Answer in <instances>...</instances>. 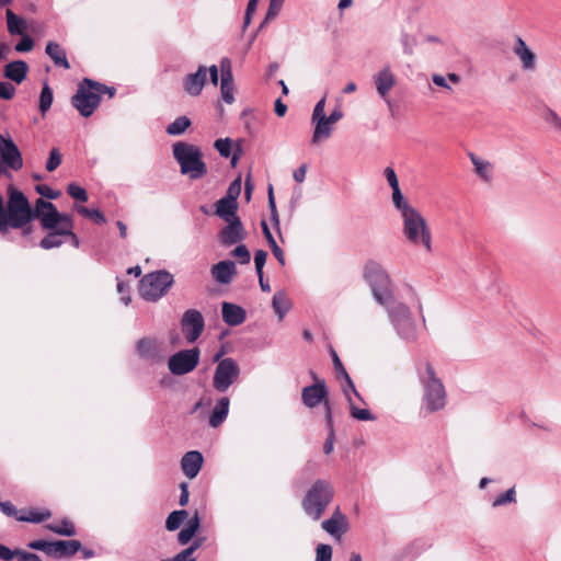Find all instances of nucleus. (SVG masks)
Returning <instances> with one entry per match:
<instances>
[{
    "instance_id": "c03bdc74",
    "label": "nucleus",
    "mask_w": 561,
    "mask_h": 561,
    "mask_svg": "<svg viewBox=\"0 0 561 561\" xmlns=\"http://www.w3.org/2000/svg\"><path fill=\"white\" fill-rule=\"evenodd\" d=\"M187 517V512L184 510L181 511H174L172 512L167 520H165V528L169 531L176 530L184 522V519Z\"/></svg>"
},
{
    "instance_id": "0eeeda50",
    "label": "nucleus",
    "mask_w": 561,
    "mask_h": 561,
    "mask_svg": "<svg viewBox=\"0 0 561 561\" xmlns=\"http://www.w3.org/2000/svg\"><path fill=\"white\" fill-rule=\"evenodd\" d=\"M387 308L390 322L398 334L407 341L416 339V325L413 320L410 308L403 302L396 301L393 298L383 305Z\"/></svg>"
},
{
    "instance_id": "aec40b11",
    "label": "nucleus",
    "mask_w": 561,
    "mask_h": 561,
    "mask_svg": "<svg viewBox=\"0 0 561 561\" xmlns=\"http://www.w3.org/2000/svg\"><path fill=\"white\" fill-rule=\"evenodd\" d=\"M207 78V68L199 66L196 72L188 73L184 80L183 85L185 92L191 96H197L202 93Z\"/></svg>"
},
{
    "instance_id": "a211bd4d",
    "label": "nucleus",
    "mask_w": 561,
    "mask_h": 561,
    "mask_svg": "<svg viewBox=\"0 0 561 561\" xmlns=\"http://www.w3.org/2000/svg\"><path fill=\"white\" fill-rule=\"evenodd\" d=\"M136 350L139 357L147 362L158 363L163 358L161 343L154 337L140 339Z\"/></svg>"
},
{
    "instance_id": "2f4dec72",
    "label": "nucleus",
    "mask_w": 561,
    "mask_h": 561,
    "mask_svg": "<svg viewBox=\"0 0 561 561\" xmlns=\"http://www.w3.org/2000/svg\"><path fill=\"white\" fill-rule=\"evenodd\" d=\"M290 306V301L285 291L279 290L274 294L272 299V308L278 317L279 321L284 319L285 314L289 311Z\"/></svg>"
},
{
    "instance_id": "4be33fe9",
    "label": "nucleus",
    "mask_w": 561,
    "mask_h": 561,
    "mask_svg": "<svg viewBox=\"0 0 561 561\" xmlns=\"http://www.w3.org/2000/svg\"><path fill=\"white\" fill-rule=\"evenodd\" d=\"M321 527L333 538L340 540L343 534L347 531L348 525L346 517L337 508L332 517L322 522Z\"/></svg>"
},
{
    "instance_id": "774afa93",
    "label": "nucleus",
    "mask_w": 561,
    "mask_h": 561,
    "mask_svg": "<svg viewBox=\"0 0 561 561\" xmlns=\"http://www.w3.org/2000/svg\"><path fill=\"white\" fill-rule=\"evenodd\" d=\"M16 559L18 561H42V559L36 553L27 552L21 549L18 550Z\"/></svg>"
},
{
    "instance_id": "a18cd8bd",
    "label": "nucleus",
    "mask_w": 561,
    "mask_h": 561,
    "mask_svg": "<svg viewBox=\"0 0 561 561\" xmlns=\"http://www.w3.org/2000/svg\"><path fill=\"white\" fill-rule=\"evenodd\" d=\"M77 211L80 215L92 219L99 225H102L106 221L105 216L99 209H89L85 206H78Z\"/></svg>"
},
{
    "instance_id": "f3484780",
    "label": "nucleus",
    "mask_w": 561,
    "mask_h": 561,
    "mask_svg": "<svg viewBox=\"0 0 561 561\" xmlns=\"http://www.w3.org/2000/svg\"><path fill=\"white\" fill-rule=\"evenodd\" d=\"M226 224L219 232V241L222 245L230 247L245 239L247 232L240 218L226 221Z\"/></svg>"
},
{
    "instance_id": "79ce46f5",
    "label": "nucleus",
    "mask_w": 561,
    "mask_h": 561,
    "mask_svg": "<svg viewBox=\"0 0 561 561\" xmlns=\"http://www.w3.org/2000/svg\"><path fill=\"white\" fill-rule=\"evenodd\" d=\"M432 81L437 87H440L443 89L451 91V87L448 84V81L451 82V83L457 84V83H459L461 81V78H460L459 75H457L455 72H449L447 75V77H444V76L438 75V73H434L432 76Z\"/></svg>"
},
{
    "instance_id": "9d476101",
    "label": "nucleus",
    "mask_w": 561,
    "mask_h": 561,
    "mask_svg": "<svg viewBox=\"0 0 561 561\" xmlns=\"http://www.w3.org/2000/svg\"><path fill=\"white\" fill-rule=\"evenodd\" d=\"M35 218H38L42 227L47 230L58 229V226L67 227L72 222L69 215L59 213L51 202L43 198L35 202Z\"/></svg>"
},
{
    "instance_id": "423d86ee",
    "label": "nucleus",
    "mask_w": 561,
    "mask_h": 561,
    "mask_svg": "<svg viewBox=\"0 0 561 561\" xmlns=\"http://www.w3.org/2000/svg\"><path fill=\"white\" fill-rule=\"evenodd\" d=\"M103 84L96 83L90 79H83L78 85L76 94L71 98L72 106L83 117H90L98 108L101 102Z\"/></svg>"
},
{
    "instance_id": "bf43d9fd",
    "label": "nucleus",
    "mask_w": 561,
    "mask_h": 561,
    "mask_svg": "<svg viewBox=\"0 0 561 561\" xmlns=\"http://www.w3.org/2000/svg\"><path fill=\"white\" fill-rule=\"evenodd\" d=\"M325 98H322L319 100L313 108L312 115H311V123L317 122L318 119H324L327 117L325 112Z\"/></svg>"
},
{
    "instance_id": "4c0bfd02",
    "label": "nucleus",
    "mask_w": 561,
    "mask_h": 561,
    "mask_svg": "<svg viewBox=\"0 0 561 561\" xmlns=\"http://www.w3.org/2000/svg\"><path fill=\"white\" fill-rule=\"evenodd\" d=\"M392 203L401 216L407 215L411 210L415 209L408 203L400 190V186L392 188Z\"/></svg>"
},
{
    "instance_id": "de8ad7c7",
    "label": "nucleus",
    "mask_w": 561,
    "mask_h": 561,
    "mask_svg": "<svg viewBox=\"0 0 561 561\" xmlns=\"http://www.w3.org/2000/svg\"><path fill=\"white\" fill-rule=\"evenodd\" d=\"M351 415L359 421H374L376 416L370 413L367 409H358L352 402H350Z\"/></svg>"
},
{
    "instance_id": "052dcab7",
    "label": "nucleus",
    "mask_w": 561,
    "mask_h": 561,
    "mask_svg": "<svg viewBox=\"0 0 561 561\" xmlns=\"http://www.w3.org/2000/svg\"><path fill=\"white\" fill-rule=\"evenodd\" d=\"M266 257H267L266 251H264V250L255 251L254 264H255V270H256L257 276H261V274L263 273V267L265 265Z\"/></svg>"
},
{
    "instance_id": "8fccbe9b",
    "label": "nucleus",
    "mask_w": 561,
    "mask_h": 561,
    "mask_svg": "<svg viewBox=\"0 0 561 561\" xmlns=\"http://www.w3.org/2000/svg\"><path fill=\"white\" fill-rule=\"evenodd\" d=\"M340 378H342L344 380V382L342 383L341 387H342V391L348 402H352V399L350 396L351 392H353L355 396L359 397V394L354 386V382L352 381L348 374L342 375V376H340Z\"/></svg>"
},
{
    "instance_id": "6e6d98bb",
    "label": "nucleus",
    "mask_w": 561,
    "mask_h": 561,
    "mask_svg": "<svg viewBox=\"0 0 561 561\" xmlns=\"http://www.w3.org/2000/svg\"><path fill=\"white\" fill-rule=\"evenodd\" d=\"M232 255L239 260L241 264H248L251 260V254L244 244H239L232 252Z\"/></svg>"
},
{
    "instance_id": "20e7f679",
    "label": "nucleus",
    "mask_w": 561,
    "mask_h": 561,
    "mask_svg": "<svg viewBox=\"0 0 561 561\" xmlns=\"http://www.w3.org/2000/svg\"><path fill=\"white\" fill-rule=\"evenodd\" d=\"M419 378L424 389V403L428 412L443 410L446 405V391L434 367L426 362L424 370H419Z\"/></svg>"
},
{
    "instance_id": "5701e85b",
    "label": "nucleus",
    "mask_w": 561,
    "mask_h": 561,
    "mask_svg": "<svg viewBox=\"0 0 561 561\" xmlns=\"http://www.w3.org/2000/svg\"><path fill=\"white\" fill-rule=\"evenodd\" d=\"M203 456L197 450L186 453L181 460V467L184 474L188 478H195L203 465Z\"/></svg>"
},
{
    "instance_id": "58836bf2",
    "label": "nucleus",
    "mask_w": 561,
    "mask_h": 561,
    "mask_svg": "<svg viewBox=\"0 0 561 561\" xmlns=\"http://www.w3.org/2000/svg\"><path fill=\"white\" fill-rule=\"evenodd\" d=\"M46 527L54 534L60 536L71 537L76 535L75 525L68 519H62L60 523L48 524Z\"/></svg>"
},
{
    "instance_id": "e2e57ef3",
    "label": "nucleus",
    "mask_w": 561,
    "mask_h": 561,
    "mask_svg": "<svg viewBox=\"0 0 561 561\" xmlns=\"http://www.w3.org/2000/svg\"><path fill=\"white\" fill-rule=\"evenodd\" d=\"M34 46V42L33 39L25 35L22 37V39L15 45L14 49L15 51L18 53H26V51H30L32 50Z\"/></svg>"
},
{
    "instance_id": "37998d69",
    "label": "nucleus",
    "mask_w": 561,
    "mask_h": 561,
    "mask_svg": "<svg viewBox=\"0 0 561 561\" xmlns=\"http://www.w3.org/2000/svg\"><path fill=\"white\" fill-rule=\"evenodd\" d=\"M54 101L53 91L49 88L48 83L45 82L43 84L41 95H39V111L42 115H45L46 112L50 108Z\"/></svg>"
},
{
    "instance_id": "dca6fc26",
    "label": "nucleus",
    "mask_w": 561,
    "mask_h": 561,
    "mask_svg": "<svg viewBox=\"0 0 561 561\" xmlns=\"http://www.w3.org/2000/svg\"><path fill=\"white\" fill-rule=\"evenodd\" d=\"M331 500V493H306L302 507L308 516L318 520Z\"/></svg>"
},
{
    "instance_id": "f257e3e1",
    "label": "nucleus",
    "mask_w": 561,
    "mask_h": 561,
    "mask_svg": "<svg viewBox=\"0 0 561 561\" xmlns=\"http://www.w3.org/2000/svg\"><path fill=\"white\" fill-rule=\"evenodd\" d=\"M8 192L7 209L0 194V232H8L9 228L22 229V234L27 237L33 232L30 222L35 219V207L32 208L25 195L13 186H9Z\"/></svg>"
},
{
    "instance_id": "864d4df0",
    "label": "nucleus",
    "mask_w": 561,
    "mask_h": 561,
    "mask_svg": "<svg viewBox=\"0 0 561 561\" xmlns=\"http://www.w3.org/2000/svg\"><path fill=\"white\" fill-rule=\"evenodd\" d=\"M400 42L403 47V51L407 55L413 54V48L416 44V39L413 35L403 32L400 36Z\"/></svg>"
},
{
    "instance_id": "cd10ccee",
    "label": "nucleus",
    "mask_w": 561,
    "mask_h": 561,
    "mask_svg": "<svg viewBox=\"0 0 561 561\" xmlns=\"http://www.w3.org/2000/svg\"><path fill=\"white\" fill-rule=\"evenodd\" d=\"M238 202L220 198L216 203V215L225 221L239 219L237 215Z\"/></svg>"
},
{
    "instance_id": "2eb2a0df",
    "label": "nucleus",
    "mask_w": 561,
    "mask_h": 561,
    "mask_svg": "<svg viewBox=\"0 0 561 561\" xmlns=\"http://www.w3.org/2000/svg\"><path fill=\"white\" fill-rule=\"evenodd\" d=\"M377 94L387 103L391 104L389 93L396 85V77L389 65L383 66L373 76Z\"/></svg>"
},
{
    "instance_id": "4468645a",
    "label": "nucleus",
    "mask_w": 561,
    "mask_h": 561,
    "mask_svg": "<svg viewBox=\"0 0 561 561\" xmlns=\"http://www.w3.org/2000/svg\"><path fill=\"white\" fill-rule=\"evenodd\" d=\"M0 161L13 171H19L23 168V159L18 146L11 137H5L2 134H0Z\"/></svg>"
},
{
    "instance_id": "0e129e2a",
    "label": "nucleus",
    "mask_w": 561,
    "mask_h": 561,
    "mask_svg": "<svg viewBox=\"0 0 561 561\" xmlns=\"http://www.w3.org/2000/svg\"><path fill=\"white\" fill-rule=\"evenodd\" d=\"M27 547L30 549H33V550L43 551V552H45L48 556L49 547H50V541H46V540H43V539H37V540H33V541L28 542Z\"/></svg>"
},
{
    "instance_id": "6ab92c4d",
    "label": "nucleus",
    "mask_w": 561,
    "mask_h": 561,
    "mask_svg": "<svg viewBox=\"0 0 561 561\" xmlns=\"http://www.w3.org/2000/svg\"><path fill=\"white\" fill-rule=\"evenodd\" d=\"M513 51L519 59L524 71H534L536 69V55L520 36L516 37Z\"/></svg>"
},
{
    "instance_id": "9b49d317",
    "label": "nucleus",
    "mask_w": 561,
    "mask_h": 561,
    "mask_svg": "<svg viewBox=\"0 0 561 561\" xmlns=\"http://www.w3.org/2000/svg\"><path fill=\"white\" fill-rule=\"evenodd\" d=\"M199 357L201 351L198 347L179 351L170 356L168 368L175 376L186 375L197 367Z\"/></svg>"
},
{
    "instance_id": "6e6552de",
    "label": "nucleus",
    "mask_w": 561,
    "mask_h": 561,
    "mask_svg": "<svg viewBox=\"0 0 561 561\" xmlns=\"http://www.w3.org/2000/svg\"><path fill=\"white\" fill-rule=\"evenodd\" d=\"M173 284L171 273L161 270L145 275L140 280L139 294L148 301H157Z\"/></svg>"
},
{
    "instance_id": "603ef678",
    "label": "nucleus",
    "mask_w": 561,
    "mask_h": 561,
    "mask_svg": "<svg viewBox=\"0 0 561 561\" xmlns=\"http://www.w3.org/2000/svg\"><path fill=\"white\" fill-rule=\"evenodd\" d=\"M332 547L325 543H319L316 549V561H331Z\"/></svg>"
},
{
    "instance_id": "39448f33",
    "label": "nucleus",
    "mask_w": 561,
    "mask_h": 561,
    "mask_svg": "<svg viewBox=\"0 0 561 561\" xmlns=\"http://www.w3.org/2000/svg\"><path fill=\"white\" fill-rule=\"evenodd\" d=\"M364 278L370 286L375 300L388 305L392 299V282L387 271L376 261H369L364 267Z\"/></svg>"
},
{
    "instance_id": "ddd939ff",
    "label": "nucleus",
    "mask_w": 561,
    "mask_h": 561,
    "mask_svg": "<svg viewBox=\"0 0 561 561\" xmlns=\"http://www.w3.org/2000/svg\"><path fill=\"white\" fill-rule=\"evenodd\" d=\"M183 334L188 343H194L203 333L205 321L196 309L186 310L181 319Z\"/></svg>"
},
{
    "instance_id": "13d9d810",
    "label": "nucleus",
    "mask_w": 561,
    "mask_h": 561,
    "mask_svg": "<svg viewBox=\"0 0 561 561\" xmlns=\"http://www.w3.org/2000/svg\"><path fill=\"white\" fill-rule=\"evenodd\" d=\"M282 7H283V2H278L276 0H270V5H268V9H267V12L265 15V20L262 24H264L267 21L274 20L278 15ZM263 25H261V27Z\"/></svg>"
},
{
    "instance_id": "473e14b6",
    "label": "nucleus",
    "mask_w": 561,
    "mask_h": 561,
    "mask_svg": "<svg viewBox=\"0 0 561 561\" xmlns=\"http://www.w3.org/2000/svg\"><path fill=\"white\" fill-rule=\"evenodd\" d=\"M314 125L313 134H312V144H319L322 140H325L331 137L333 125L329 124L327 117L324 119H318L312 123Z\"/></svg>"
},
{
    "instance_id": "7c9ffc66",
    "label": "nucleus",
    "mask_w": 561,
    "mask_h": 561,
    "mask_svg": "<svg viewBox=\"0 0 561 561\" xmlns=\"http://www.w3.org/2000/svg\"><path fill=\"white\" fill-rule=\"evenodd\" d=\"M69 232V225L67 227H59L58 229L51 230L45 238L42 239L39 245L45 249L59 248L65 241L62 238L65 233Z\"/></svg>"
},
{
    "instance_id": "49530a36",
    "label": "nucleus",
    "mask_w": 561,
    "mask_h": 561,
    "mask_svg": "<svg viewBox=\"0 0 561 561\" xmlns=\"http://www.w3.org/2000/svg\"><path fill=\"white\" fill-rule=\"evenodd\" d=\"M240 194H241V178L239 176L230 183L224 198L237 202Z\"/></svg>"
},
{
    "instance_id": "393cba45",
    "label": "nucleus",
    "mask_w": 561,
    "mask_h": 561,
    "mask_svg": "<svg viewBox=\"0 0 561 561\" xmlns=\"http://www.w3.org/2000/svg\"><path fill=\"white\" fill-rule=\"evenodd\" d=\"M28 69L24 60H14L4 66L3 75L7 79L20 84L26 79Z\"/></svg>"
},
{
    "instance_id": "680f3d73",
    "label": "nucleus",
    "mask_w": 561,
    "mask_h": 561,
    "mask_svg": "<svg viewBox=\"0 0 561 561\" xmlns=\"http://www.w3.org/2000/svg\"><path fill=\"white\" fill-rule=\"evenodd\" d=\"M15 94V88L9 82H0V99L11 100Z\"/></svg>"
},
{
    "instance_id": "4d7b16f0",
    "label": "nucleus",
    "mask_w": 561,
    "mask_h": 561,
    "mask_svg": "<svg viewBox=\"0 0 561 561\" xmlns=\"http://www.w3.org/2000/svg\"><path fill=\"white\" fill-rule=\"evenodd\" d=\"M36 192L45 198L56 199L60 196V192L53 190L50 186L46 184H38L35 187Z\"/></svg>"
},
{
    "instance_id": "b1692460",
    "label": "nucleus",
    "mask_w": 561,
    "mask_h": 561,
    "mask_svg": "<svg viewBox=\"0 0 561 561\" xmlns=\"http://www.w3.org/2000/svg\"><path fill=\"white\" fill-rule=\"evenodd\" d=\"M222 320L230 327H236L244 322L245 310L232 302L225 301L221 307Z\"/></svg>"
},
{
    "instance_id": "a878e982",
    "label": "nucleus",
    "mask_w": 561,
    "mask_h": 561,
    "mask_svg": "<svg viewBox=\"0 0 561 561\" xmlns=\"http://www.w3.org/2000/svg\"><path fill=\"white\" fill-rule=\"evenodd\" d=\"M237 273L232 261H220L211 267V275L219 284H229Z\"/></svg>"
},
{
    "instance_id": "a19ab883",
    "label": "nucleus",
    "mask_w": 561,
    "mask_h": 561,
    "mask_svg": "<svg viewBox=\"0 0 561 561\" xmlns=\"http://www.w3.org/2000/svg\"><path fill=\"white\" fill-rule=\"evenodd\" d=\"M191 126V119L186 116H180L175 118L170 125H168L165 131L169 135L178 136L182 135Z\"/></svg>"
},
{
    "instance_id": "69168bd1",
    "label": "nucleus",
    "mask_w": 561,
    "mask_h": 561,
    "mask_svg": "<svg viewBox=\"0 0 561 561\" xmlns=\"http://www.w3.org/2000/svg\"><path fill=\"white\" fill-rule=\"evenodd\" d=\"M513 502H515V493H502L492 502V506L497 507Z\"/></svg>"
},
{
    "instance_id": "c9c22d12",
    "label": "nucleus",
    "mask_w": 561,
    "mask_h": 561,
    "mask_svg": "<svg viewBox=\"0 0 561 561\" xmlns=\"http://www.w3.org/2000/svg\"><path fill=\"white\" fill-rule=\"evenodd\" d=\"M325 423H327V427H328V431H329V434H328V437L324 442V445H323V451L329 455L333 451V447H334V439H335V431H334V426H333V416H332V408H331V404H328L327 403V420H325Z\"/></svg>"
},
{
    "instance_id": "ea45409f",
    "label": "nucleus",
    "mask_w": 561,
    "mask_h": 561,
    "mask_svg": "<svg viewBox=\"0 0 561 561\" xmlns=\"http://www.w3.org/2000/svg\"><path fill=\"white\" fill-rule=\"evenodd\" d=\"M51 516L50 511L48 510H28L25 512V514L18 516L16 518L22 522H28V523H42L46 519H48Z\"/></svg>"
},
{
    "instance_id": "f03ea898",
    "label": "nucleus",
    "mask_w": 561,
    "mask_h": 561,
    "mask_svg": "<svg viewBox=\"0 0 561 561\" xmlns=\"http://www.w3.org/2000/svg\"><path fill=\"white\" fill-rule=\"evenodd\" d=\"M173 157L180 164L181 173L187 175L191 180L204 178L207 172V165L203 161L201 148L184 141H178L172 146Z\"/></svg>"
},
{
    "instance_id": "09e8293b",
    "label": "nucleus",
    "mask_w": 561,
    "mask_h": 561,
    "mask_svg": "<svg viewBox=\"0 0 561 561\" xmlns=\"http://www.w3.org/2000/svg\"><path fill=\"white\" fill-rule=\"evenodd\" d=\"M61 153L59 149L53 148L49 152L48 160L46 162V170L48 172L55 171L61 164Z\"/></svg>"
},
{
    "instance_id": "bb28decb",
    "label": "nucleus",
    "mask_w": 561,
    "mask_h": 561,
    "mask_svg": "<svg viewBox=\"0 0 561 561\" xmlns=\"http://www.w3.org/2000/svg\"><path fill=\"white\" fill-rule=\"evenodd\" d=\"M230 400L228 397L220 398L215 404L210 415L209 425L214 428L220 426L228 416Z\"/></svg>"
},
{
    "instance_id": "f704fd0d",
    "label": "nucleus",
    "mask_w": 561,
    "mask_h": 561,
    "mask_svg": "<svg viewBox=\"0 0 561 561\" xmlns=\"http://www.w3.org/2000/svg\"><path fill=\"white\" fill-rule=\"evenodd\" d=\"M199 527V519L197 516H194L184 528L180 530L178 534V541L180 545H187L195 536L197 529Z\"/></svg>"
},
{
    "instance_id": "1a4fd4ad",
    "label": "nucleus",
    "mask_w": 561,
    "mask_h": 561,
    "mask_svg": "<svg viewBox=\"0 0 561 561\" xmlns=\"http://www.w3.org/2000/svg\"><path fill=\"white\" fill-rule=\"evenodd\" d=\"M222 354L224 352H219L214 357L218 365L214 373L213 387L219 392L227 391L240 375L238 363L231 357L220 359Z\"/></svg>"
},
{
    "instance_id": "c756f323",
    "label": "nucleus",
    "mask_w": 561,
    "mask_h": 561,
    "mask_svg": "<svg viewBox=\"0 0 561 561\" xmlns=\"http://www.w3.org/2000/svg\"><path fill=\"white\" fill-rule=\"evenodd\" d=\"M45 53L54 61L55 66L64 69H69L70 64L67 60L65 49L56 42H48L45 48Z\"/></svg>"
},
{
    "instance_id": "c85d7f7f",
    "label": "nucleus",
    "mask_w": 561,
    "mask_h": 561,
    "mask_svg": "<svg viewBox=\"0 0 561 561\" xmlns=\"http://www.w3.org/2000/svg\"><path fill=\"white\" fill-rule=\"evenodd\" d=\"M469 158L474 167L476 174L484 182H490L493 178V165L490 161L484 160L470 152Z\"/></svg>"
},
{
    "instance_id": "412c9836",
    "label": "nucleus",
    "mask_w": 561,
    "mask_h": 561,
    "mask_svg": "<svg viewBox=\"0 0 561 561\" xmlns=\"http://www.w3.org/2000/svg\"><path fill=\"white\" fill-rule=\"evenodd\" d=\"M81 550L79 540H56L50 541L49 557L61 559L68 558Z\"/></svg>"
},
{
    "instance_id": "5fc2aeb1",
    "label": "nucleus",
    "mask_w": 561,
    "mask_h": 561,
    "mask_svg": "<svg viewBox=\"0 0 561 561\" xmlns=\"http://www.w3.org/2000/svg\"><path fill=\"white\" fill-rule=\"evenodd\" d=\"M215 148L221 157L228 158L231 154V140L229 138L217 139L215 141Z\"/></svg>"
},
{
    "instance_id": "f8f14e48",
    "label": "nucleus",
    "mask_w": 561,
    "mask_h": 561,
    "mask_svg": "<svg viewBox=\"0 0 561 561\" xmlns=\"http://www.w3.org/2000/svg\"><path fill=\"white\" fill-rule=\"evenodd\" d=\"M312 378L316 382L311 386H307L301 391V400L302 403L309 408L313 409L319 404L323 403L324 410L327 411V403L330 404L328 399L329 390L324 379H319L316 377V374L311 371Z\"/></svg>"
},
{
    "instance_id": "e433bc0d",
    "label": "nucleus",
    "mask_w": 561,
    "mask_h": 561,
    "mask_svg": "<svg viewBox=\"0 0 561 561\" xmlns=\"http://www.w3.org/2000/svg\"><path fill=\"white\" fill-rule=\"evenodd\" d=\"M225 77L220 82L221 98L227 104H232L234 102L232 72L226 71Z\"/></svg>"
},
{
    "instance_id": "338daca9",
    "label": "nucleus",
    "mask_w": 561,
    "mask_h": 561,
    "mask_svg": "<svg viewBox=\"0 0 561 561\" xmlns=\"http://www.w3.org/2000/svg\"><path fill=\"white\" fill-rule=\"evenodd\" d=\"M383 175L391 188L399 186V180L393 168L387 167L383 170Z\"/></svg>"
},
{
    "instance_id": "7ed1b4c3",
    "label": "nucleus",
    "mask_w": 561,
    "mask_h": 561,
    "mask_svg": "<svg viewBox=\"0 0 561 561\" xmlns=\"http://www.w3.org/2000/svg\"><path fill=\"white\" fill-rule=\"evenodd\" d=\"M401 219L405 240L416 248H422L426 253H431L433 251L432 232L424 216L415 208L401 216Z\"/></svg>"
},
{
    "instance_id": "72a5a7b5",
    "label": "nucleus",
    "mask_w": 561,
    "mask_h": 561,
    "mask_svg": "<svg viewBox=\"0 0 561 561\" xmlns=\"http://www.w3.org/2000/svg\"><path fill=\"white\" fill-rule=\"evenodd\" d=\"M7 24L8 31L11 35H23L26 30V22L24 19L18 16L12 10H7Z\"/></svg>"
},
{
    "instance_id": "3c124183",
    "label": "nucleus",
    "mask_w": 561,
    "mask_h": 561,
    "mask_svg": "<svg viewBox=\"0 0 561 561\" xmlns=\"http://www.w3.org/2000/svg\"><path fill=\"white\" fill-rule=\"evenodd\" d=\"M67 193L75 199L77 201H80V202H87L88 201V194H87V191L84 188H82L81 186L75 184V183H70L68 186H67Z\"/></svg>"
}]
</instances>
